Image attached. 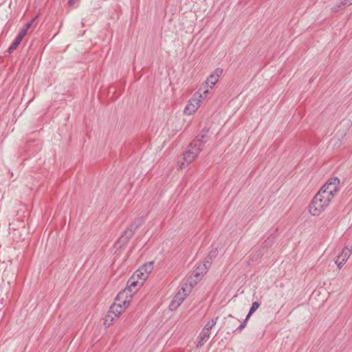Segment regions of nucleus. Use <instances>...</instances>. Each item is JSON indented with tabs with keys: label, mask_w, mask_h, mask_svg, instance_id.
<instances>
[{
	"label": "nucleus",
	"mask_w": 352,
	"mask_h": 352,
	"mask_svg": "<svg viewBox=\"0 0 352 352\" xmlns=\"http://www.w3.org/2000/svg\"><path fill=\"white\" fill-rule=\"evenodd\" d=\"M208 94V89H206V86H201L189 100L184 110V114L190 116L194 113L200 107L201 100L206 98Z\"/></svg>",
	"instance_id": "1"
},
{
	"label": "nucleus",
	"mask_w": 352,
	"mask_h": 352,
	"mask_svg": "<svg viewBox=\"0 0 352 352\" xmlns=\"http://www.w3.org/2000/svg\"><path fill=\"white\" fill-rule=\"evenodd\" d=\"M142 284V281L136 280L135 278L132 276L127 281L126 287L118 294L117 301H121L124 305L126 303L129 305L130 300L129 298H131L133 294L137 291L136 287L141 286Z\"/></svg>",
	"instance_id": "2"
},
{
	"label": "nucleus",
	"mask_w": 352,
	"mask_h": 352,
	"mask_svg": "<svg viewBox=\"0 0 352 352\" xmlns=\"http://www.w3.org/2000/svg\"><path fill=\"white\" fill-rule=\"evenodd\" d=\"M329 204V201H324L323 197L316 194L309 206V212L312 216H318L324 211Z\"/></svg>",
	"instance_id": "3"
},
{
	"label": "nucleus",
	"mask_w": 352,
	"mask_h": 352,
	"mask_svg": "<svg viewBox=\"0 0 352 352\" xmlns=\"http://www.w3.org/2000/svg\"><path fill=\"white\" fill-rule=\"evenodd\" d=\"M143 218L140 217L137 221L131 223L127 229L122 233V234L118 239L117 243L122 246L126 244L129 239L133 236L135 231L139 228L141 223L142 222Z\"/></svg>",
	"instance_id": "4"
},
{
	"label": "nucleus",
	"mask_w": 352,
	"mask_h": 352,
	"mask_svg": "<svg viewBox=\"0 0 352 352\" xmlns=\"http://www.w3.org/2000/svg\"><path fill=\"white\" fill-rule=\"evenodd\" d=\"M208 133V130L203 129L196 138L190 144L191 149L195 151H197V153L199 154L207 142Z\"/></svg>",
	"instance_id": "5"
},
{
	"label": "nucleus",
	"mask_w": 352,
	"mask_h": 352,
	"mask_svg": "<svg viewBox=\"0 0 352 352\" xmlns=\"http://www.w3.org/2000/svg\"><path fill=\"white\" fill-rule=\"evenodd\" d=\"M223 74V69L221 68H217L207 78L205 81V84L201 85V86H206V89L208 87H212L216 83L218 82L219 77Z\"/></svg>",
	"instance_id": "6"
},
{
	"label": "nucleus",
	"mask_w": 352,
	"mask_h": 352,
	"mask_svg": "<svg viewBox=\"0 0 352 352\" xmlns=\"http://www.w3.org/2000/svg\"><path fill=\"white\" fill-rule=\"evenodd\" d=\"M129 305L123 304L121 301H117V297L115 299V302L110 307L109 311H111V314H113L114 317L119 318L120 316L124 311L125 310L126 307H128Z\"/></svg>",
	"instance_id": "7"
},
{
	"label": "nucleus",
	"mask_w": 352,
	"mask_h": 352,
	"mask_svg": "<svg viewBox=\"0 0 352 352\" xmlns=\"http://www.w3.org/2000/svg\"><path fill=\"white\" fill-rule=\"evenodd\" d=\"M351 254V250L349 248L345 247L342 249V252L338 255L337 258L335 261V263L339 269H340L347 261Z\"/></svg>",
	"instance_id": "8"
},
{
	"label": "nucleus",
	"mask_w": 352,
	"mask_h": 352,
	"mask_svg": "<svg viewBox=\"0 0 352 352\" xmlns=\"http://www.w3.org/2000/svg\"><path fill=\"white\" fill-rule=\"evenodd\" d=\"M340 179L338 177H332L328 180L322 187L335 195L338 192Z\"/></svg>",
	"instance_id": "9"
},
{
	"label": "nucleus",
	"mask_w": 352,
	"mask_h": 352,
	"mask_svg": "<svg viewBox=\"0 0 352 352\" xmlns=\"http://www.w3.org/2000/svg\"><path fill=\"white\" fill-rule=\"evenodd\" d=\"M25 31V30H21L20 32L18 34L14 41L12 42L11 45L8 49V54H12L16 49L19 45L21 43L23 37L26 35Z\"/></svg>",
	"instance_id": "10"
},
{
	"label": "nucleus",
	"mask_w": 352,
	"mask_h": 352,
	"mask_svg": "<svg viewBox=\"0 0 352 352\" xmlns=\"http://www.w3.org/2000/svg\"><path fill=\"white\" fill-rule=\"evenodd\" d=\"M210 333L206 330H202L197 338V348H201L204 344L210 338Z\"/></svg>",
	"instance_id": "11"
},
{
	"label": "nucleus",
	"mask_w": 352,
	"mask_h": 352,
	"mask_svg": "<svg viewBox=\"0 0 352 352\" xmlns=\"http://www.w3.org/2000/svg\"><path fill=\"white\" fill-rule=\"evenodd\" d=\"M197 151H195L194 150L190 148L188 151H186L184 153V160L188 164H190L194 159L198 155Z\"/></svg>",
	"instance_id": "12"
},
{
	"label": "nucleus",
	"mask_w": 352,
	"mask_h": 352,
	"mask_svg": "<svg viewBox=\"0 0 352 352\" xmlns=\"http://www.w3.org/2000/svg\"><path fill=\"white\" fill-rule=\"evenodd\" d=\"M208 266L204 263L199 264L194 270L193 274L195 276H202L207 272Z\"/></svg>",
	"instance_id": "13"
},
{
	"label": "nucleus",
	"mask_w": 352,
	"mask_h": 352,
	"mask_svg": "<svg viewBox=\"0 0 352 352\" xmlns=\"http://www.w3.org/2000/svg\"><path fill=\"white\" fill-rule=\"evenodd\" d=\"M317 194L320 195L322 197H323L324 201L326 200H328L330 202L335 196L322 187L320 188Z\"/></svg>",
	"instance_id": "14"
},
{
	"label": "nucleus",
	"mask_w": 352,
	"mask_h": 352,
	"mask_svg": "<svg viewBox=\"0 0 352 352\" xmlns=\"http://www.w3.org/2000/svg\"><path fill=\"white\" fill-rule=\"evenodd\" d=\"M218 254L217 248L212 249L205 258V263L210 266L214 258L217 257Z\"/></svg>",
	"instance_id": "15"
},
{
	"label": "nucleus",
	"mask_w": 352,
	"mask_h": 352,
	"mask_svg": "<svg viewBox=\"0 0 352 352\" xmlns=\"http://www.w3.org/2000/svg\"><path fill=\"white\" fill-rule=\"evenodd\" d=\"M111 314V311L109 310L104 318V325L106 327H109V326H111L113 320L116 318H118L117 317H114L113 314Z\"/></svg>",
	"instance_id": "16"
},
{
	"label": "nucleus",
	"mask_w": 352,
	"mask_h": 352,
	"mask_svg": "<svg viewBox=\"0 0 352 352\" xmlns=\"http://www.w3.org/2000/svg\"><path fill=\"white\" fill-rule=\"evenodd\" d=\"M140 269L142 270L144 273H146L147 276L152 272L153 269V262L151 261L148 263H144L142 265Z\"/></svg>",
	"instance_id": "17"
},
{
	"label": "nucleus",
	"mask_w": 352,
	"mask_h": 352,
	"mask_svg": "<svg viewBox=\"0 0 352 352\" xmlns=\"http://www.w3.org/2000/svg\"><path fill=\"white\" fill-rule=\"evenodd\" d=\"M133 276L135 278L137 276L138 278L141 280V281L144 282L147 278L148 276L146 273H144L142 270H141L140 268L134 273Z\"/></svg>",
	"instance_id": "18"
},
{
	"label": "nucleus",
	"mask_w": 352,
	"mask_h": 352,
	"mask_svg": "<svg viewBox=\"0 0 352 352\" xmlns=\"http://www.w3.org/2000/svg\"><path fill=\"white\" fill-rule=\"evenodd\" d=\"M260 307V304L258 302L255 301L252 304V306L249 310V312L247 315L248 318H250V317L252 316V314L256 311Z\"/></svg>",
	"instance_id": "19"
},
{
	"label": "nucleus",
	"mask_w": 352,
	"mask_h": 352,
	"mask_svg": "<svg viewBox=\"0 0 352 352\" xmlns=\"http://www.w3.org/2000/svg\"><path fill=\"white\" fill-rule=\"evenodd\" d=\"M217 319H218L217 318H213L210 321H208L205 324V327L202 330H206V331H209V330L211 329L216 324Z\"/></svg>",
	"instance_id": "20"
},
{
	"label": "nucleus",
	"mask_w": 352,
	"mask_h": 352,
	"mask_svg": "<svg viewBox=\"0 0 352 352\" xmlns=\"http://www.w3.org/2000/svg\"><path fill=\"white\" fill-rule=\"evenodd\" d=\"M186 298V294L181 293L180 292H177V294L174 296L173 300H176L179 305L184 301Z\"/></svg>",
	"instance_id": "21"
},
{
	"label": "nucleus",
	"mask_w": 352,
	"mask_h": 352,
	"mask_svg": "<svg viewBox=\"0 0 352 352\" xmlns=\"http://www.w3.org/2000/svg\"><path fill=\"white\" fill-rule=\"evenodd\" d=\"M176 300H172L171 302L169 305V309L171 311L175 310L177 309V307L180 305L177 302H176Z\"/></svg>",
	"instance_id": "22"
},
{
	"label": "nucleus",
	"mask_w": 352,
	"mask_h": 352,
	"mask_svg": "<svg viewBox=\"0 0 352 352\" xmlns=\"http://www.w3.org/2000/svg\"><path fill=\"white\" fill-rule=\"evenodd\" d=\"M248 320L249 318H248V316H246L242 323L236 329V331H241L247 325Z\"/></svg>",
	"instance_id": "23"
},
{
	"label": "nucleus",
	"mask_w": 352,
	"mask_h": 352,
	"mask_svg": "<svg viewBox=\"0 0 352 352\" xmlns=\"http://www.w3.org/2000/svg\"><path fill=\"white\" fill-rule=\"evenodd\" d=\"M37 18V16H36L34 19H32L30 21L28 22L25 26L23 27V28L21 30H25V34H27V32H28V29L32 26L33 22L35 21V19Z\"/></svg>",
	"instance_id": "24"
},
{
	"label": "nucleus",
	"mask_w": 352,
	"mask_h": 352,
	"mask_svg": "<svg viewBox=\"0 0 352 352\" xmlns=\"http://www.w3.org/2000/svg\"><path fill=\"white\" fill-rule=\"evenodd\" d=\"M341 5L344 6H349L352 5V0H342Z\"/></svg>",
	"instance_id": "25"
},
{
	"label": "nucleus",
	"mask_w": 352,
	"mask_h": 352,
	"mask_svg": "<svg viewBox=\"0 0 352 352\" xmlns=\"http://www.w3.org/2000/svg\"><path fill=\"white\" fill-rule=\"evenodd\" d=\"M341 4L340 5H337V6H335L333 7H332L331 8V11L333 12H338L340 7H341Z\"/></svg>",
	"instance_id": "26"
},
{
	"label": "nucleus",
	"mask_w": 352,
	"mask_h": 352,
	"mask_svg": "<svg viewBox=\"0 0 352 352\" xmlns=\"http://www.w3.org/2000/svg\"><path fill=\"white\" fill-rule=\"evenodd\" d=\"M75 0H68V4L69 6H74Z\"/></svg>",
	"instance_id": "27"
},
{
	"label": "nucleus",
	"mask_w": 352,
	"mask_h": 352,
	"mask_svg": "<svg viewBox=\"0 0 352 352\" xmlns=\"http://www.w3.org/2000/svg\"><path fill=\"white\" fill-rule=\"evenodd\" d=\"M274 239H275V237H274V236H273V237L272 238V239H270V238H268V239H267V240L265 241V243H267V241H268V240H269L270 242H272V241H274Z\"/></svg>",
	"instance_id": "28"
},
{
	"label": "nucleus",
	"mask_w": 352,
	"mask_h": 352,
	"mask_svg": "<svg viewBox=\"0 0 352 352\" xmlns=\"http://www.w3.org/2000/svg\"><path fill=\"white\" fill-rule=\"evenodd\" d=\"M184 164L182 162V164H181V165H179V167L182 168L183 167Z\"/></svg>",
	"instance_id": "29"
},
{
	"label": "nucleus",
	"mask_w": 352,
	"mask_h": 352,
	"mask_svg": "<svg viewBox=\"0 0 352 352\" xmlns=\"http://www.w3.org/2000/svg\"><path fill=\"white\" fill-rule=\"evenodd\" d=\"M182 290L183 292H185V289L184 288H182Z\"/></svg>",
	"instance_id": "30"
}]
</instances>
